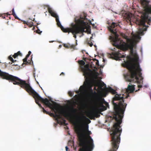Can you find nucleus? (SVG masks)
<instances>
[{
	"label": "nucleus",
	"mask_w": 151,
	"mask_h": 151,
	"mask_svg": "<svg viewBox=\"0 0 151 151\" xmlns=\"http://www.w3.org/2000/svg\"><path fill=\"white\" fill-rule=\"evenodd\" d=\"M0 76L4 79L11 81L14 84L19 85L21 88L24 89L30 95H31L35 99V101L39 106H41L39 101L44 104L47 106L53 111L55 114L53 113H50L51 116L60 118V115L63 114L62 111H61L57 106V103L53 101H51L53 104L50 103L47 99H44L41 97L38 93L35 91L30 86L29 84L26 83V81L21 79L18 77L10 75L8 73L3 72L0 70Z\"/></svg>",
	"instance_id": "nucleus-1"
},
{
	"label": "nucleus",
	"mask_w": 151,
	"mask_h": 151,
	"mask_svg": "<svg viewBox=\"0 0 151 151\" xmlns=\"http://www.w3.org/2000/svg\"><path fill=\"white\" fill-rule=\"evenodd\" d=\"M104 92L106 95L109 92L113 94H116L112 101L114 111L113 114V118L116 122L113 126L116 125L115 127L122 128L120 125L122 123L124 114L127 105V104L124 103L123 95L122 96L121 94H116L115 90L110 87L104 89Z\"/></svg>",
	"instance_id": "nucleus-2"
},
{
	"label": "nucleus",
	"mask_w": 151,
	"mask_h": 151,
	"mask_svg": "<svg viewBox=\"0 0 151 151\" xmlns=\"http://www.w3.org/2000/svg\"><path fill=\"white\" fill-rule=\"evenodd\" d=\"M78 118L80 124L76 126L75 130L80 139V145L83 146L87 144L88 150L91 151L94 147L93 140L90 136L91 132L88 130V125L84 123L83 117L78 116Z\"/></svg>",
	"instance_id": "nucleus-3"
},
{
	"label": "nucleus",
	"mask_w": 151,
	"mask_h": 151,
	"mask_svg": "<svg viewBox=\"0 0 151 151\" xmlns=\"http://www.w3.org/2000/svg\"><path fill=\"white\" fill-rule=\"evenodd\" d=\"M142 4L144 9L140 11L141 19H137L136 23L142 27L139 28V35H143L144 31L147 30V27L148 26L145 25L146 22L148 24L151 22V5L149 4L150 0H141Z\"/></svg>",
	"instance_id": "nucleus-4"
},
{
	"label": "nucleus",
	"mask_w": 151,
	"mask_h": 151,
	"mask_svg": "<svg viewBox=\"0 0 151 151\" xmlns=\"http://www.w3.org/2000/svg\"><path fill=\"white\" fill-rule=\"evenodd\" d=\"M125 65L130 73V75L125 76L127 81L130 82H137L138 83L143 82L142 69L138 62L134 63L130 61H127L125 62Z\"/></svg>",
	"instance_id": "nucleus-5"
},
{
	"label": "nucleus",
	"mask_w": 151,
	"mask_h": 151,
	"mask_svg": "<svg viewBox=\"0 0 151 151\" xmlns=\"http://www.w3.org/2000/svg\"><path fill=\"white\" fill-rule=\"evenodd\" d=\"M118 26H119V24L118 23L112 22L111 25L108 27L109 30L116 36L112 39V41L114 43L113 44V46L119 49H122L123 50H126L128 49H129L132 51L134 45V42H132L129 44L125 42L121 44L122 40L118 38L119 35L117 34V32L116 31V27Z\"/></svg>",
	"instance_id": "nucleus-6"
},
{
	"label": "nucleus",
	"mask_w": 151,
	"mask_h": 151,
	"mask_svg": "<svg viewBox=\"0 0 151 151\" xmlns=\"http://www.w3.org/2000/svg\"><path fill=\"white\" fill-rule=\"evenodd\" d=\"M115 127L116 125L113 126L111 129L112 133L110 134L112 146L111 151H116L119 147L120 143V136L122 129V128Z\"/></svg>",
	"instance_id": "nucleus-7"
},
{
	"label": "nucleus",
	"mask_w": 151,
	"mask_h": 151,
	"mask_svg": "<svg viewBox=\"0 0 151 151\" xmlns=\"http://www.w3.org/2000/svg\"><path fill=\"white\" fill-rule=\"evenodd\" d=\"M78 63L81 66H80L82 71L83 73V75L88 79L91 78H96L99 75L98 73L95 70L93 71L89 68V65L87 64L85 65V62L83 60H80Z\"/></svg>",
	"instance_id": "nucleus-8"
},
{
	"label": "nucleus",
	"mask_w": 151,
	"mask_h": 151,
	"mask_svg": "<svg viewBox=\"0 0 151 151\" xmlns=\"http://www.w3.org/2000/svg\"><path fill=\"white\" fill-rule=\"evenodd\" d=\"M87 15L85 13H83L81 15L80 18L78 19H77L76 18H75V22L76 25H77L80 29H83V31L82 32H81L78 34H81L82 35L80 37L83 36L84 35L83 32H86L85 30L86 29V23L87 20L86 18Z\"/></svg>",
	"instance_id": "nucleus-9"
},
{
	"label": "nucleus",
	"mask_w": 151,
	"mask_h": 151,
	"mask_svg": "<svg viewBox=\"0 0 151 151\" xmlns=\"http://www.w3.org/2000/svg\"><path fill=\"white\" fill-rule=\"evenodd\" d=\"M75 103L74 102L70 103V106L68 107V111H62L63 114L67 117L72 119L73 116H76L77 112V109L75 108L73 104Z\"/></svg>",
	"instance_id": "nucleus-10"
},
{
	"label": "nucleus",
	"mask_w": 151,
	"mask_h": 151,
	"mask_svg": "<svg viewBox=\"0 0 151 151\" xmlns=\"http://www.w3.org/2000/svg\"><path fill=\"white\" fill-rule=\"evenodd\" d=\"M94 93L96 94H97L95 92ZM104 101V99L101 96L96 95L93 101V105L96 107L99 106H102L104 108L103 110H106V108L105 106H104L103 104V102Z\"/></svg>",
	"instance_id": "nucleus-11"
},
{
	"label": "nucleus",
	"mask_w": 151,
	"mask_h": 151,
	"mask_svg": "<svg viewBox=\"0 0 151 151\" xmlns=\"http://www.w3.org/2000/svg\"><path fill=\"white\" fill-rule=\"evenodd\" d=\"M84 32L83 29H79V28L77 27V25L76 24V25H74V27L73 29L71 30V33H72L73 35V37L75 38H76V35L77 34L81 32Z\"/></svg>",
	"instance_id": "nucleus-12"
},
{
	"label": "nucleus",
	"mask_w": 151,
	"mask_h": 151,
	"mask_svg": "<svg viewBox=\"0 0 151 151\" xmlns=\"http://www.w3.org/2000/svg\"><path fill=\"white\" fill-rule=\"evenodd\" d=\"M120 51L119 50L117 52H112L110 54L111 57H114V59L116 60H118L119 58H124L126 55H122L119 53Z\"/></svg>",
	"instance_id": "nucleus-13"
},
{
	"label": "nucleus",
	"mask_w": 151,
	"mask_h": 151,
	"mask_svg": "<svg viewBox=\"0 0 151 151\" xmlns=\"http://www.w3.org/2000/svg\"><path fill=\"white\" fill-rule=\"evenodd\" d=\"M58 27H60L62 30L64 32H68V33L69 32H71V30L73 29L74 27V25H75L76 24H74L73 23H72L71 24V27L70 28H64V27L61 25L60 24H60H57Z\"/></svg>",
	"instance_id": "nucleus-14"
},
{
	"label": "nucleus",
	"mask_w": 151,
	"mask_h": 151,
	"mask_svg": "<svg viewBox=\"0 0 151 151\" xmlns=\"http://www.w3.org/2000/svg\"><path fill=\"white\" fill-rule=\"evenodd\" d=\"M48 10L49 13L50 14L51 16L55 18L56 21L57 22V24H60V22L59 20L58 16L57 14L54 12L52 10V9L49 7H48Z\"/></svg>",
	"instance_id": "nucleus-15"
},
{
	"label": "nucleus",
	"mask_w": 151,
	"mask_h": 151,
	"mask_svg": "<svg viewBox=\"0 0 151 151\" xmlns=\"http://www.w3.org/2000/svg\"><path fill=\"white\" fill-rule=\"evenodd\" d=\"M135 90V88L134 86L129 85L128 86L126 90L127 92V95L125 97V98H127L129 96V93H131L134 92Z\"/></svg>",
	"instance_id": "nucleus-16"
},
{
	"label": "nucleus",
	"mask_w": 151,
	"mask_h": 151,
	"mask_svg": "<svg viewBox=\"0 0 151 151\" xmlns=\"http://www.w3.org/2000/svg\"><path fill=\"white\" fill-rule=\"evenodd\" d=\"M98 114L95 110H93L87 113V116L91 119H92L94 117H97Z\"/></svg>",
	"instance_id": "nucleus-17"
},
{
	"label": "nucleus",
	"mask_w": 151,
	"mask_h": 151,
	"mask_svg": "<svg viewBox=\"0 0 151 151\" xmlns=\"http://www.w3.org/2000/svg\"><path fill=\"white\" fill-rule=\"evenodd\" d=\"M63 46L67 48H71L75 49V45H71L70 44H63Z\"/></svg>",
	"instance_id": "nucleus-18"
},
{
	"label": "nucleus",
	"mask_w": 151,
	"mask_h": 151,
	"mask_svg": "<svg viewBox=\"0 0 151 151\" xmlns=\"http://www.w3.org/2000/svg\"><path fill=\"white\" fill-rule=\"evenodd\" d=\"M31 61L28 60V61H27V58H25L23 59V60L24 63H25L27 65H31L33 63V62L32 61V58H31Z\"/></svg>",
	"instance_id": "nucleus-19"
},
{
	"label": "nucleus",
	"mask_w": 151,
	"mask_h": 151,
	"mask_svg": "<svg viewBox=\"0 0 151 151\" xmlns=\"http://www.w3.org/2000/svg\"><path fill=\"white\" fill-rule=\"evenodd\" d=\"M18 55H19L20 56H22V53L19 51H18L17 53H15L12 56L14 58H15Z\"/></svg>",
	"instance_id": "nucleus-20"
},
{
	"label": "nucleus",
	"mask_w": 151,
	"mask_h": 151,
	"mask_svg": "<svg viewBox=\"0 0 151 151\" xmlns=\"http://www.w3.org/2000/svg\"><path fill=\"white\" fill-rule=\"evenodd\" d=\"M12 14L14 17L15 19H19V18L16 16L14 11V9H13L12 10Z\"/></svg>",
	"instance_id": "nucleus-21"
},
{
	"label": "nucleus",
	"mask_w": 151,
	"mask_h": 151,
	"mask_svg": "<svg viewBox=\"0 0 151 151\" xmlns=\"http://www.w3.org/2000/svg\"><path fill=\"white\" fill-rule=\"evenodd\" d=\"M68 146H70L71 147L72 146H73L74 145V142L73 141H71V140L69 141L68 143Z\"/></svg>",
	"instance_id": "nucleus-22"
},
{
	"label": "nucleus",
	"mask_w": 151,
	"mask_h": 151,
	"mask_svg": "<svg viewBox=\"0 0 151 151\" xmlns=\"http://www.w3.org/2000/svg\"><path fill=\"white\" fill-rule=\"evenodd\" d=\"M33 23L32 22H28L27 24V26L29 27H32L33 26Z\"/></svg>",
	"instance_id": "nucleus-23"
},
{
	"label": "nucleus",
	"mask_w": 151,
	"mask_h": 151,
	"mask_svg": "<svg viewBox=\"0 0 151 151\" xmlns=\"http://www.w3.org/2000/svg\"><path fill=\"white\" fill-rule=\"evenodd\" d=\"M8 58L12 63H14L17 61L16 60H13V58L11 56L9 57Z\"/></svg>",
	"instance_id": "nucleus-24"
},
{
	"label": "nucleus",
	"mask_w": 151,
	"mask_h": 151,
	"mask_svg": "<svg viewBox=\"0 0 151 151\" xmlns=\"http://www.w3.org/2000/svg\"><path fill=\"white\" fill-rule=\"evenodd\" d=\"M40 107H41L42 108V109L43 110V111L44 113L46 114H49L50 113L48 111H46L44 108L42 107V106H40Z\"/></svg>",
	"instance_id": "nucleus-25"
},
{
	"label": "nucleus",
	"mask_w": 151,
	"mask_h": 151,
	"mask_svg": "<svg viewBox=\"0 0 151 151\" xmlns=\"http://www.w3.org/2000/svg\"><path fill=\"white\" fill-rule=\"evenodd\" d=\"M73 93L71 92V91H69L68 92V94L70 96V97H72L73 96Z\"/></svg>",
	"instance_id": "nucleus-26"
},
{
	"label": "nucleus",
	"mask_w": 151,
	"mask_h": 151,
	"mask_svg": "<svg viewBox=\"0 0 151 151\" xmlns=\"http://www.w3.org/2000/svg\"><path fill=\"white\" fill-rule=\"evenodd\" d=\"M86 29L85 31L86 32H87L88 34H91V29H87V27H86Z\"/></svg>",
	"instance_id": "nucleus-27"
},
{
	"label": "nucleus",
	"mask_w": 151,
	"mask_h": 151,
	"mask_svg": "<svg viewBox=\"0 0 151 151\" xmlns=\"http://www.w3.org/2000/svg\"><path fill=\"white\" fill-rule=\"evenodd\" d=\"M95 60L96 61V65L98 66H99V62L98 60L96 59H94L93 61Z\"/></svg>",
	"instance_id": "nucleus-28"
},
{
	"label": "nucleus",
	"mask_w": 151,
	"mask_h": 151,
	"mask_svg": "<svg viewBox=\"0 0 151 151\" xmlns=\"http://www.w3.org/2000/svg\"><path fill=\"white\" fill-rule=\"evenodd\" d=\"M134 36L136 38H140L139 35H134Z\"/></svg>",
	"instance_id": "nucleus-29"
},
{
	"label": "nucleus",
	"mask_w": 151,
	"mask_h": 151,
	"mask_svg": "<svg viewBox=\"0 0 151 151\" xmlns=\"http://www.w3.org/2000/svg\"><path fill=\"white\" fill-rule=\"evenodd\" d=\"M42 32V31L40 32V30L38 28L37 30V32L39 34H40Z\"/></svg>",
	"instance_id": "nucleus-30"
},
{
	"label": "nucleus",
	"mask_w": 151,
	"mask_h": 151,
	"mask_svg": "<svg viewBox=\"0 0 151 151\" xmlns=\"http://www.w3.org/2000/svg\"><path fill=\"white\" fill-rule=\"evenodd\" d=\"M88 44L89 45V46L91 47L93 45V43L92 42H91L90 43V42H88Z\"/></svg>",
	"instance_id": "nucleus-31"
},
{
	"label": "nucleus",
	"mask_w": 151,
	"mask_h": 151,
	"mask_svg": "<svg viewBox=\"0 0 151 151\" xmlns=\"http://www.w3.org/2000/svg\"><path fill=\"white\" fill-rule=\"evenodd\" d=\"M83 117L84 118H85V119H87L89 122V123H90L91 122V121L88 119L86 118V116H83Z\"/></svg>",
	"instance_id": "nucleus-32"
},
{
	"label": "nucleus",
	"mask_w": 151,
	"mask_h": 151,
	"mask_svg": "<svg viewBox=\"0 0 151 151\" xmlns=\"http://www.w3.org/2000/svg\"><path fill=\"white\" fill-rule=\"evenodd\" d=\"M27 23H28V22H26V21H24L23 22V23L24 24L27 25Z\"/></svg>",
	"instance_id": "nucleus-33"
},
{
	"label": "nucleus",
	"mask_w": 151,
	"mask_h": 151,
	"mask_svg": "<svg viewBox=\"0 0 151 151\" xmlns=\"http://www.w3.org/2000/svg\"><path fill=\"white\" fill-rule=\"evenodd\" d=\"M89 23L90 24L92 25L93 26H94L95 25L94 24H92L91 21H89Z\"/></svg>",
	"instance_id": "nucleus-34"
},
{
	"label": "nucleus",
	"mask_w": 151,
	"mask_h": 151,
	"mask_svg": "<svg viewBox=\"0 0 151 151\" xmlns=\"http://www.w3.org/2000/svg\"><path fill=\"white\" fill-rule=\"evenodd\" d=\"M30 55H29L28 54L26 55V58H27V59L29 57Z\"/></svg>",
	"instance_id": "nucleus-35"
},
{
	"label": "nucleus",
	"mask_w": 151,
	"mask_h": 151,
	"mask_svg": "<svg viewBox=\"0 0 151 151\" xmlns=\"http://www.w3.org/2000/svg\"><path fill=\"white\" fill-rule=\"evenodd\" d=\"M30 55H29L28 54L26 55V58H27V59L29 57Z\"/></svg>",
	"instance_id": "nucleus-36"
},
{
	"label": "nucleus",
	"mask_w": 151,
	"mask_h": 151,
	"mask_svg": "<svg viewBox=\"0 0 151 151\" xmlns=\"http://www.w3.org/2000/svg\"><path fill=\"white\" fill-rule=\"evenodd\" d=\"M60 75H64V73L63 72H62L60 74Z\"/></svg>",
	"instance_id": "nucleus-37"
},
{
	"label": "nucleus",
	"mask_w": 151,
	"mask_h": 151,
	"mask_svg": "<svg viewBox=\"0 0 151 151\" xmlns=\"http://www.w3.org/2000/svg\"><path fill=\"white\" fill-rule=\"evenodd\" d=\"M65 149H66V151H68V147L67 146H66L65 147Z\"/></svg>",
	"instance_id": "nucleus-38"
},
{
	"label": "nucleus",
	"mask_w": 151,
	"mask_h": 151,
	"mask_svg": "<svg viewBox=\"0 0 151 151\" xmlns=\"http://www.w3.org/2000/svg\"><path fill=\"white\" fill-rule=\"evenodd\" d=\"M138 87L139 88H141L142 87V85H138Z\"/></svg>",
	"instance_id": "nucleus-39"
},
{
	"label": "nucleus",
	"mask_w": 151,
	"mask_h": 151,
	"mask_svg": "<svg viewBox=\"0 0 151 151\" xmlns=\"http://www.w3.org/2000/svg\"><path fill=\"white\" fill-rule=\"evenodd\" d=\"M31 52L30 51H29L28 52V54L29 55H30L31 54Z\"/></svg>",
	"instance_id": "nucleus-40"
},
{
	"label": "nucleus",
	"mask_w": 151,
	"mask_h": 151,
	"mask_svg": "<svg viewBox=\"0 0 151 151\" xmlns=\"http://www.w3.org/2000/svg\"><path fill=\"white\" fill-rule=\"evenodd\" d=\"M90 91H91V93H93V90L92 89H90Z\"/></svg>",
	"instance_id": "nucleus-41"
},
{
	"label": "nucleus",
	"mask_w": 151,
	"mask_h": 151,
	"mask_svg": "<svg viewBox=\"0 0 151 151\" xmlns=\"http://www.w3.org/2000/svg\"><path fill=\"white\" fill-rule=\"evenodd\" d=\"M27 25H24V28H27Z\"/></svg>",
	"instance_id": "nucleus-42"
},
{
	"label": "nucleus",
	"mask_w": 151,
	"mask_h": 151,
	"mask_svg": "<svg viewBox=\"0 0 151 151\" xmlns=\"http://www.w3.org/2000/svg\"><path fill=\"white\" fill-rule=\"evenodd\" d=\"M35 28V27H33V28H32V30H34V29Z\"/></svg>",
	"instance_id": "nucleus-43"
},
{
	"label": "nucleus",
	"mask_w": 151,
	"mask_h": 151,
	"mask_svg": "<svg viewBox=\"0 0 151 151\" xmlns=\"http://www.w3.org/2000/svg\"><path fill=\"white\" fill-rule=\"evenodd\" d=\"M115 49V48H114V49L113 50H114Z\"/></svg>",
	"instance_id": "nucleus-44"
},
{
	"label": "nucleus",
	"mask_w": 151,
	"mask_h": 151,
	"mask_svg": "<svg viewBox=\"0 0 151 151\" xmlns=\"http://www.w3.org/2000/svg\"><path fill=\"white\" fill-rule=\"evenodd\" d=\"M129 16H128V19H129Z\"/></svg>",
	"instance_id": "nucleus-45"
},
{
	"label": "nucleus",
	"mask_w": 151,
	"mask_h": 151,
	"mask_svg": "<svg viewBox=\"0 0 151 151\" xmlns=\"http://www.w3.org/2000/svg\"><path fill=\"white\" fill-rule=\"evenodd\" d=\"M94 68H96V67L95 66H94Z\"/></svg>",
	"instance_id": "nucleus-46"
},
{
	"label": "nucleus",
	"mask_w": 151,
	"mask_h": 151,
	"mask_svg": "<svg viewBox=\"0 0 151 151\" xmlns=\"http://www.w3.org/2000/svg\"><path fill=\"white\" fill-rule=\"evenodd\" d=\"M76 93H78V91H77V92H76Z\"/></svg>",
	"instance_id": "nucleus-47"
},
{
	"label": "nucleus",
	"mask_w": 151,
	"mask_h": 151,
	"mask_svg": "<svg viewBox=\"0 0 151 151\" xmlns=\"http://www.w3.org/2000/svg\"><path fill=\"white\" fill-rule=\"evenodd\" d=\"M128 40L130 41V40L129 39H128Z\"/></svg>",
	"instance_id": "nucleus-48"
},
{
	"label": "nucleus",
	"mask_w": 151,
	"mask_h": 151,
	"mask_svg": "<svg viewBox=\"0 0 151 151\" xmlns=\"http://www.w3.org/2000/svg\"><path fill=\"white\" fill-rule=\"evenodd\" d=\"M81 87H83V86H81L80 88H81Z\"/></svg>",
	"instance_id": "nucleus-49"
},
{
	"label": "nucleus",
	"mask_w": 151,
	"mask_h": 151,
	"mask_svg": "<svg viewBox=\"0 0 151 151\" xmlns=\"http://www.w3.org/2000/svg\"><path fill=\"white\" fill-rule=\"evenodd\" d=\"M103 83L104 84V85H105V83H104V82H103Z\"/></svg>",
	"instance_id": "nucleus-50"
},
{
	"label": "nucleus",
	"mask_w": 151,
	"mask_h": 151,
	"mask_svg": "<svg viewBox=\"0 0 151 151\" xmlns=\"http://www.w3.org/2000/svg\"><path fill=\"white\" fill-rule=\"evenodd\" d=\"M53 42V41H51V42H50H50Z\"/></svg>",
	"instance_id": "nucleus-51"
},
{
	"label": "nucleus",
	"mask_w": 151,
	"mask_h": 151,
	"mask_svg": "<svg viewBox=\"0 0 151 151\" xmlns=\"http://www.w3.org/2000/svg\"><path fill=\"white\" fill-rule=\"evenodd\" d=\"M105 61V60L103 59V61L104 62Z\"/></svg>",
	"instance_id": "nucleus-52"
},
{
	"label": "nucleus",
	"mask_w": 151,
	"mask_h": 151,
	"mask_svg": "<svg viewBox=\"0 0 151 151\" xmlns=\"http://www.w3.org/2000/svg\"><path fill=\"white\" fill-rule=\"evenodd\" d=\"M92 37H91V38H92Z\"/></svg>",
	"instance_id": "nucleus-53"
}]
</instances>
